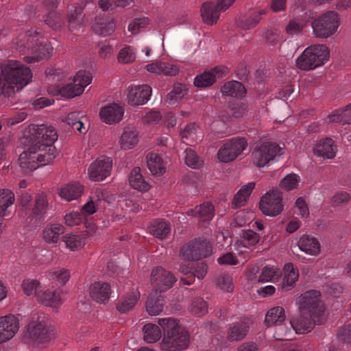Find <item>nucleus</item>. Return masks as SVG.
I'll return each instance as SVG.
<instances>
[{
  "instance_id": "56",
  "label": "nucleus",
  "mask_w": 351,
  "mask_h": 351,
  "mask_svg": "<svg viewBox=\"0 0 351 351\" xmlns=\"http://www.w3.org/2000/svg\"><path fill=\"white\" fill-rule=\"evenodd\" d=\"M23 293L30 296L34 295L37 298V293L40 291V282L35 279H25L21 285Z\"/></svg>"
},
{
  "instance_id": "29",
  "label": "nucleus",
  "mask_w": 351,
  "mask_h": 351,
  "mask_svg": "<svg viewBox=\"0 0 351 351\" xmlns=\"http://www.w3.org/2000/svg\"><path fill=\"white\" fill-rule=\"evenodd\" d=\"M221 12L217 8V5L210 2H206L202 4L201 8V16L203 21L208 25L217 23L219 18V12Z\"/></svg>"
},
{
  "instance_id": "2",
  "label": "nucleus",
  "mask_w": 351,
  "mask_h": 351,
  "mask_svg": "<svg viewBox=\"0 0 351 351\" xmlns=\"http://www.w3.org/2000/svg\"><path fill=\"white\" fill-rule=\"evenodd\" d=\"M300 314L290 322L297 332H310L315 325L322 324L325 320V308L320 300V292L310 290L298 298Z\"/></svg>"
},
{
  "instance_id": "20",
  "label": "nucleus",
  "mask_w": 351,
  "mask_h": 351,
  "mask_svg": "<svg viewBox=\"0 0 351 351\" xmlns=\"http://www.w3.org/2000/svg\"><path fill=\"white\" fill-rule=\"evenodd\" d=\"M337 147L330 138H325L317 141L314 147L315 155L324 158L332 159L336 156Z\"/></svg>"
},
{
  "instance_id": "12",
  "label": "nucleus",
  "mask_w": 351,
  "mask_h": 351,
  "mask_svg": "<svg viewBox=\"0 0 351 351\" xmlns=\"http://www.w3.org/2000/svg\"><path fill=\"white\" fill-rule=\"evenodd\" d=\"M248 145L244 137L232 138L226 141L219 148L217 158L219 161L228 163L234 161Z\"/></svg>"
},
{
  "instance_id": "44",
  "label": "nucleus",
  "mask_w": 351,
  "mask_h": 351,
  "mask_svg": "<svg viewBox=\"0 0 351 351\" xmlns=\"http://www.w3.org/2000/svg\"><path fill=\"white\" fill-rule=\"evenodd\" d=\"M149 230L156 237L164 239L170 232V224L166 221H154L149 226Z\"/></svg>"
},
{
  "instance_id": "21",
  "label": "nucleus",
  "mask_w": 351,
  "mask_h": 351,
  "mask_svg": "<svg viewBox=\"0 0 351 351\" xmlns=\"http://www.w3.org/2000/svg\"><path fill=\"white\" fill-rule=\"evenodd\" d=\"M123 108L117 104H111L103 107L99 112L101 119L108 124L119 122L123 116Z\"/></svg>"
},
{
  "instance_id": "19",
  "label": "nucleus",
  "mask_w": 351,
  "mask_h": 351,
  "mask_svg": "<svg viewBox=\"0 0 351 351\" xmlns=\"http://www.w3.org/2000/svg\"><path fill=\"white\" fill-rule=\"evenodd\" d=\"M228 72V69L225 66H216L210 71H206L194 79V85L197 87H208L211 86L217 77H221Z\"/></svg>"
},
{
  "instance_id": "57",
  "label": "nucleus",
  "mask_w": 351,
  "mask_h": 351,
  "mask_svg": "<svg viewBox=\"0 0 351 351\" xmlns=\"http://www.w3.org/2000/svg\"><path fill=\"white\" fill-rule=\"evenodd\" d=\"M215 284L223 291L231 292L233 290L232 279L226 274L219 275L215 279Z\"/></svg>"
},
{
  "instance_id": "60",
  "label": "nucleus",
  "mask_w": 351,
  "mask_h": 351,
  "mask_svg": "<svg viewBox=\"0 0 351 351\" xmlns=\"http://www.w3.org/2000/svg\"><path fill=\"white\" fill-rule=\"evenodd\" d=\"M132 0H99L98 4L104 11L109 10L113 5L125 7L129 5Z\"/></svg>"
},
{
  "instance_id": "7",
  "label": "nucleus",
  "mask_w": 351,
  "mask_h": 351,
  "mask_svg": "<svg viewBox=\"0 0 351 351\" xmlns=\"http://www.w3.org/2000/svg\"><path fill=\"white\" fill-rule=\"evenodd\" d=\"M91 82L92 75L89 72L79 71L71 82L55 87H49L48 91L53 95L71 99L82 95L85 87Z\"/></svg>"
},
{
  "instance_id": "59",
  "label": "nucleus",
  "mask_w": 351,
  "mask_h": 351,
  "mask_svg": "<svg viewBox=\"0 0 351 351\" xmlns=\"http://www.w3.org/2000/svg\"><path fill=\"white\" fill-rule=\"evenodd\" d=\"M208 265L206 262H199L191 266V273L193 277H197L199 280L203 279L208 273Z\"/></svg>"
},
{
  "instance_id": "18",
  "label": "nucleus",
  "mask_w": 351,
  "mask_h": 351,
  "mask_svg": "<svg viewBox=\"0 0 351 351\" xmlns=\"http://www.w3.org/2000/svg\"><path fill=\"white\" fill-rule=\"evenodd\" d=\"M88 294L95 302L105 304L110 299L111 287L109 283L106 282H94L88 287Z\"/></svg>"
},
{
  "instance_id": "10",
  "label": "nucleus",
  "mask_w": 351,
  "mask_h": 351,
  "mask_svg": "<svg viewBox=\"0 0 351 351\" xmlns=\"http://www.w3.org/2000/svg\"><path fill=\"white\" fill-rule=\"evenodd\" d=\"M27 328L28 337L38 344L48 343L54 337L53 329L43 316L34 315Z\"/></svg>"
},
{
  "instance_id": "45",
  "label": "nucleus",
  "mask_w": 351,
  "mask_h": 351,
  "mask_svg": "<svg viewBox=\"0 0 351 351\" xmlns=\"http://www.w3.org/2000/svg\"><path fill=\"white\" fill-rule=\"evenodd\" d=\"M266 13V9L258 8L253 10L250 16L242 22L241 27L245 29H250L256 27L262 19V16Z\"/></svg>"
},
{
  "instance_id": "4",
  "label": "nucleus",
  "mask_w": 351,
  "mask_h": 351,
  "mask_svg": "<svg viewBox=\"0 0 351 351\" xmlns=\"http://www.w3.org/2000/svg\"><path fill=\"white\" fill-rule=\"evenodd\" d=\"M158 323L164 333L160 343L162 351H180L188 347L189 333L181 328L177 319L171 317L158 319Z\"/></svg>"
},
{
  "instance_id": "51",
  "label": "nucleus",
  "mask_w": 351,
  "mask_h": 351,
  "mask_svg": "<svg viewBox=\"0 0 351 351\" xmlns=\"http://www.w3.org/2000/svg\"><path fill=\"white\" fill-rule=\"evenodd\" d=\"M185 163L192 169H199L204 165V161L191 149L185 150Z\"/></svg>"
},
{
  "instance_id": "13",
  "label": "nucleus",
  "mask_w": 351,
  "mask_h": 351,
  "mask_svg": "<svg viewBox=\"0 0 351 351\" xmlns=\"http://www.w3.org/2000/svg\"><path fill=\"white\" fill-rule=\"evenodd\" d=\"M282 193L278 190H270L261 198L259 208L262 213L269 217H276L283 210Z\"/></svg>"
},
{
  "instance_id": "48",
  "label": "nucleus",
  "mask_w": 351,
  "mask_h": 351,
  "mask_svg": "<svg viewBox=\"0 0 351 351\" xmlns=\"http://www.w3.org/2000/svg\"><path fill=\"white\" fill-rule=\"evenodd\" d=\"M48 208V202L45 194H38L35 200L34 206L32 209V213L34 217H42L46 213Z\"/></svg>"
},
{
  "instance_id": "14",
  "label": "nucleus",
  "mask_w": 351,
  "mask_h": 351,
  "mask_svg": "<svg viewBox=\"0 0 351 351\" xmlns=\"http://www.w3.org/2000/svg\"><path fill=\"white\" fill-rule=\"evenodd\" d=\"M176 280V277L170 271L160 266L154 267L150 276V282L154 287L153 291L159 293L171 289Z\"/></svg>"
},
{
  "instance_id": "64",
  "label": "nucleus",
  "mask_w": 351,
  "mask_h": 351,
  "mask_svg": "<svg viewBox=\"0 0 351 351\" xmlns=\"http://www.w3.org/2000/svg\"><path fill=\"white\" fill-rule=\"evenodd\" d=\"M337 338L343 343L351 342V325H345L341 327L338 331Z\"/></svg>"
},
{
  "instance_id": "16",
  "label": "nucleus",
  "mask_w": 351,
  "mask_h": 351,
  "mask_svg": "<svg viewBox=\"0 0 351 351\" xmlns=\"http://www.w3.org/2000/svg\"><path fill=\"white\" fill-rule=\"evenodd\" d=\"M152 95V88L147 84L131 85L128 87V103L133 106L146 104Z\"/></svg>"
},
{
  "instance_id": "54",
  "label": "nucleus",
  "mask_w": 351,
  "mask_h": 351,
  "mask_svg": "<svg viewBox=\"0 0 351 351\" xmlns=\"http://www.w3.org/2000/svg\"><path fill=\"white\" fill-rule=\"evenodd\" d=\"M197 133L201 134L195 124L190 123L181 131L180 136L182 138L189 140L190 143H193L201 137V135H198Z\"/></svg>"
},
{
  "instance_id": "53",
  "label": "nucleus",
  "mask_w": 351,
  "mask_h": 351,
  "mask_svg": "<svg viewBox=\"0 0 351 351\" xmlns=\"http://www.w3.org/2000/svg\"><path fill=\"white\" fill-rule=\"evenodd\" d=\"M136 59V53L133 47L125 46L120 49L117 60L122 64H129L133 62Z\"/></svg>"
},
{
  "instance_id": "63",
  "label": "nucleus",
  "mask_w": 351,
  "mask_h": 351,
  "mask_svg": "<svg viewBox=\"0 0 351 351\" xmlns=\"http://www.w3.org/2000/svg\"><path fill=\"white\" fill-rule=\"evenodd\" d=\"M99 56L101 58L105 59L113 55V48L109 43L104 42L98 44Z\"/></svg>"
},
{
  "instance_id": "17",
  "label": "nucleus",
  "mask_w": 351,
  "mask_h": 351,
  "mask_svg": "<svg viewBox=\"0 0 351 351\" xmlns=\"http://www.w3.org/2000/svg\"><path fill=\"white\" fill-rule=\"evenodd\" d=\"M19 319L13 315L0 317V343L11 339L19 330Z\"/></svg>"
},
{
  "instance_id": "41",
  "label": "nucleus",
  "mask_w": 351,
  "mask_h": 351,
  "mask_svg": "<svg viewBox=\"0 0 351 351\" xmlns=\"http://www.w3.org/2000/svg\"><path fill=\"white\" fill-rule=\"evenodd\" d=\"M285 319V310L281 306L271 308L266 314L265 322L267 326L280 325Z\"/></svg>"
},
{
  "instance_id": "33",
  "label": "nucleus",
  "mask_w": 351,
  "mask_h": 351,
  "mask_svg": "<svg viewBox=\"0 0 351 351\" xmlns=\"http://www.w3.org/2000/svg\"><path fill=\"white\" fill-rule=\"evenodd\" d=\"M147 165L154 176H162L166 171V167L161 156L156 153H149L147 156Z\"/></svg>"
},
{
  "instance_id": "11",
  "label": "nucleus",
  "mask_w": 351,
  "mask_h": 351,
  "mask_svg": "<svg viewBox=\"0 0 351 351\" xmlns=\"http://www.w3.org/2000/svg\"><path fill=\"white\" fill-rule=\"evenodd\" d=\"M283 154L282 148L275 142L265 141L255 146L252 153L253 163L263 167L276 156Z\"/></svg>"
},
{
  "instance_id": "8",
  "label": "nucleus",
  "mask_w": 351,
  "mask_h": 351,
  "mask_svg": "<svg viewBox=\"0 0 351 351\" xmlns=\"http://www.w3.org/2000/svg\"><path fill=\"white\" fill-rule=\"evenodd\" d=\"M340 25V15L335 11H327L312 21L313 34L316 38L327 39L337 32Z\"/></svg>"
},
{
  "instance_id": "26",
  "label": "nucleus",
  "mask_w": 351,
  "mask_h": 351,
  "mask_svg": "<svg viewBox=\"0 0 351 351\" xmlns=\"http://www.w3.org/2000/svg\"><path fill=\"white\" fill-rule=\"evenodd\" d=\"M128 180L130 186L138 191L146 192L151 188L150 184L145 180L139 167H134L131 171Z\"/></svg>"
},
{
  "instance_id": "46",
  "label": "nucleus",
  "mask_w": 351,
  "mask_h": 351,
  "mask_svg": "<svg viewBox=\"0 0 351 351\" xmlns=\"http://www.w3.org/2000/svg\"><path fill=\"white\" fill-rule=\"evenodd\" d=\"M70 226H78L79 230L84 234L90 237L94 235L98 230L99 227L94 221H66Z\"/></svg>"
},
{
  "instance_id": "23",
  "label": "nucleus",
  "mask_w": 351,
  "mask_h": 351,
  "mask_svg": "<svg viewBox=\"0 0 351 351\" xmlns=\"http://www.w3.org/2000/svg\"><path fill=\"white\" fill-rule=\"evenodd\" d=\"M146 69L150 73L167 76H174L178 73L177 66L162 61H156L148 64L146 65Z\"/></svg>"
},
{
  "instance_id": "5",
  "label": "nucleus",
  "mask_w": 351,
  "mask_h": 351,
  "mask_svg": "<svg viewBox=\"0 0 351 351\" xmlns=\"http://www.w3.org/2000/svg\"><path fill=\"white\" fill-rule=\"evenodd\" d=\"M14 45L21 51H27L31 54L23 58L27 63H33L43 58H48L52 55L53 50L50 44L41 43L38 44L36 36L28 33L20 34Z\"/></svg>"
},
{
  "instance_id": "39",
  "label": "nucleus",
  "mask_w": 351,
  "mask_h": 351,
  "mask_svg": "<svg viewBox=\"0 0 351 351\" xmlns=\"http://www.w3.org/2000/svg\"><path fill=\"white\" fill-rule=\"evenodd\" d=\"M62 241L70 251L81 250L86 245V240L78 234H66L62 237Z\"/></svg>"
},
{
  "instance_id": "24",
  "label": "nucleus",
  "mask_w": 351,
  "mask_h": 351,
  "mask_svg": "<svg viewBox=\"0 0 351 351\" xmlns=\"http://www.w3.org/2000/svg\"><path fill=\"white\" fill-rule=\"evenodd\" d=\"M164 299L161 293L152 291L149 295L146 304V311L149 315H159L163 311Z\"/></svg>"
},
{
  "instance_id": "34",
  "label": "nucleus",
  "mask_w": 351,
  "mask_h": 351,
  "mask_svg": "<svg viewBox=\"0 0 351 351\" xmlns=\"http://www.w3.org/2000/svg\"><path fill=\"white\" fill-rule=\"evenodd\" d=\"M215 208L210 202H204L193 209L187 211V215L190 217L206 218L212 219L215 216Z\"/></svg>"
},
{
  "instance_id": "30",
  "label": "nucleus",
  "mask_w": 351,
  "mask_h": 351,
  "mask_svg": "<svg viewBox=\"0 0 351 351\" xmlns=\"http://www.w3.org/2000/svg\"><path fill=\"white\" fill-rule=\"evenodd\" d=\"M223 95L236 98H243L246 95L244 86L238 81H230L223 84L221 88Z\"/></svg>"
},
{
  "instance_id": "61",
  "label": "nucleus",
  "mask_w": 351,
  "mask_h": 351,
  "mask_svg": "<svg viewBox=\"0 0 351 351\" xmlns=\"http://www.w3.org/2000/svg\"><path fill=\"white\" fill-rule=\"evenodd\" d=\"M149 24L147 18L135 19L128 25V30L133 34L139 32Z\"/></svg>"
},
{
  "instance_id": "35",
  "label": "nucleus",
  "mask_w": 351,
  "mask_h": 351,
  "mask_svg": "<svg viewBox=\"0 0 351 351\" xmlns=\"http://www.w3.org/2000/svg\"><path fill=\"white\" fill-rule=\"evenodd\" d=\"M249 330V326L245 322H239L229 328L227 339L230 341H238L245 338Z\"/></svg>"
},
{
  "instance_id": "47",
  "label": "nucleus",
  "mask_w": 351,
  "mask_h": 351,
  "mask_svg": "<svg viewBox=\"0 0 351 351\" xmlns=\"http://www.w3.org/2000/svg\"><path fill=\"white\" fill-rule=\"evenodd\" d=\"M44 22L54 30L61 29L64 25L62 16L58 12H49L43 16Z\"/></svg>"
},
{
  "instance_id": "38",
  "label": "nucleus",
  "mask_w": 351,
  "mask_h": 351,
  "mask_svg": "<svg viewBox=\"0 0 351 351\" xmlns=\"http://www.w3.org/2000/svg\"><path fill=\"white\" fill-rule=\"evenodd\" d=\"M299 248L311 255H317L320 252V244L314 237L303 235L298 242Z\"/></svg>"
},
{
  "instance_id": "9",
  "label": "nucleus",
  "mask_w": 351,
  "mask_h": 351,
  "mask_svg": "<svg viewBox=\"0 0 351 351\" xmlns=\"http://www.w3.org/2000/svg\"><path fill=\"white\" fill-rule=\"evenodd\" d=\"M212 254V245L206 239H195L185 243L180 250L179 256L185 261H199Z\"/></svg>"
},
{
  "instance_id": "3",
  "label": "nucleus",
  "mask_w": 351,
  "mask_h": 351,
  "mask_svg": "<svg viewBox=\"0 0 351 351\" xmlns=\"http://www.w3.org/2000/svg\"><path fill=\"white\" fill-rule=\"evenodd\" d=\"M31 70L20 62L10 60L0 70V95L10 97L32 80Z\"/></svg>"
},
{
  "instance_id": "50",
  "label": "nucleus",
  "mask_w": 351,
  "mask_h": 351,
  "mask_svg": "<svg viewBox=\"0 0 351 351\" xmlns=\"http://www.w3.org/2000/svg\"><path fill=\"white\" fill-rule=\"evenodd\" d=\"M300 180V176L295 173L287 175L280 182V189L289 191L296 189Z\"/></svg>"
},
{
  "instance_id": "15",
  "label": "nucleus",
  "mask_w": 351,
  "mask_h": 351,
  "mask_svg": "<svg viewBox=\"0 0 351 351\" xmlns=\"http://www.w3.org/2000/svg\"><path fill=\"white\" fill-rule=\"evenodd\" d=\"M112 160L106 156H100L92 162L88 169L89 179L93 181H102L110 176Z\"/></svg>"
},
{
  "instance_id": "42",
  "label": "nucleus",
  "mask_w": 351,
  "mask_h": 351,
  "mask_svg": "<svg viewBox=\"0 0 351 351\" xmlns=\"http://www.w3.org/2000/svg\"><path fill=\"white\" fill-rule=\"evenodd\" d=\"M143 339L147 343H153L158 341L162 335L161 330L157 325L148 323L143 328Z\"/></svg>"
},
{
  "instance_id": "52",
  "label": "nucleus",
  "mask_w": 351,
  "mask_h": 351,
  "mask_svg": "<svg viewBox=\"0 0 351 351\" xmlns=\"http://www.w3.org/2000/svg\"><path fill=\"white\" fill-rule=\"evenodd\" d=\"M186 94V89L181 84H175L173 90L167 95L166 100L169 104H173L178 100L182 99Z\"/></svg>"
},
{
  "instance_id": "22",
  "label": "nucleus",
  "mask_w": 351,
  "mask_h": 351,
  "mask_svg": "<svg viewBox=\"0 0 351 351\" xmlns=\"http://www.w3.org/2000/svg\"><path fill=\"white\" fill-rule=\"evenodd\" d=\"M65 231L64 226L58 223L47 224L42 232V239L47 244L57 243L60 236Z\"/></svg>"
},
{
  "instance_id": "40",
  "label": "nucleus",
  "mask_w": 351,
  "mask_h": 351,
  "mask_svg": "<svg viewBox=\"0 0 351 351\" xmlns=\"http://www.w3.org/2000/svg\"><path fill=\"white\" fill-rule=\"evenodd\" d=\"M285 276L282 282V289L289 290L298 279V270L294 268L292 263L285 264L284 267Z\"/></svg>"
},
{
  "instance_id": "43",
  "label": "nucleus",
  "mask_w": 351,
  "mask_h": 351,
  "mask_svg": "<svg viewBox=\"0 0 351 351\" xmlns=\"http://www.w3.org/2000/svg\"><path fill=\"white\" fill-rule=\"evenodd\" d=\"M310 19V14L305 13L301 18L294 19L290 21L286 27L287 33L293 35L301 32L306 26Z\"/></svg>"
},
{
  "instance_id": "25",
  "label": "nucleus",
  "mask_w": 351,
  "mask_h": 351,
  "mask_svg": "<svg viewBox=\"0 0 351 351\" xmlns=\"http://www.w3.org/2000/svg\"><path fill=\"white\" fill-rule=\"evenodd\" d=\"M37 300L51 307H58L62 304L60 293L58 290H40L37 293Z\"/></svg>"
},
{
  "instance_id": "55",
  "label": "nucleus",
  "mask_w": 351,
  "mask_h": 351,
  "mask_svg": "<svg viewBox=\"0 0 351 351\" xmlns=\"http://www.w3.org/2000/svg\"><path fill=\"white\" fill-rule=\"evenodd\" d=\"M351 112V103L346 105L345 107L336 110L334 111L331 115L328 116V121L330 123L332 122H339V123H348L346 117L347 115V112Z\"/></svg>"
},
{
  "instance_id": "62",
  "label": "nucleus",
  "mask_w": 351,
  "mask_h": 351,
  "mask_svg": "<svg viewBox=\"0 0 351 351\" xmlns=\"http://www.w3.org/2000/svg\"><path fill=\"white\" fill-rule=\"evenodd\" d=\"M81 11L79 9H75L73 12L68 14L69 29L73 32L81 26V23L79 20Z\"/></svg>"
},
{
  "instance_id": "1",
  "label": "nucleus",
  "mask_w": 351,
  "mask_h": 351,
  "mask_svg": "<svg viewBox=\"0 0 351 351\" xmlns=\"http://www.w3.org/2000/svg\"><path fill=\"white\" fill-rule=\"evenodd\" d=\"M24 136L32 145L19 158V165L25 173L51 163L57 155L53 143L58 138L55 129L44 124H31L24 132Z\"/></svg>"
},
{
  "instance_id": "27",
  "label": "nucleus",
  "mask_w": 351,
  "mask_h": 351,
  "mask_svg": "<svg viewBox=\"0 0 351 351\" xmlns=\"http://www.w3.org/2000/svg\"><path fill=\"white\" fill-rule=\"evenodd\" d=\"M115 26V22L112 19L97 16L95 19L92 28L98 34L108 36L114 31Z\"/></svg>"
},
{
  "instance_id": "36",
  "label": "nucleus",
  "mask_w": 351,
  "mask_h": 351,
  "mask_svg": "<svg viewBox=\"0 0 351 351\" xmlns=\"http://www.w3.org/2000/svg\"><path fill=\"white\" fill-rule=\"evenodd\" d=\"M138 142V134L132 128H125L120 136L119 144L123 149L133 148Z\"/></svg>"
},
{
  "instance_id": "28",
  "label": "nucleus",
  "mask_w": 351,
  "mask_h": 351,
  "mask_svg": "<svg viewBox=\"0 0 351 351\" xmlns=\"http://www.w3.org/2000/svg\"><path fill=\"white\" fill-rule=\"evenodd\" d=\"M255 185L254 182L243 185L234 195L232 200V207L237 208L243 206L247 203Z\"/></svg>"
},
{
  "instance_id": "31",
  "label": "nucleus",
  "mask_w": 351,
  "mask_h": 351,
  "mask_svg": "<svg viewBox=\"0 0 351 351\" xmlns=\"http://www.w3.org/2000/svg\"><path fill=\"white\" fill-rule=\"evenodd\" d=\"M83 191L84 186L80 183L73 182L62 187L59 195L62 199L70 202L73 199H77L81 197Z\"/></svg>"
},
{
  "instance_id": "6",
  "label": "nucleus",
  "mask_w": 351,
  "mask_h": 351,
  "mask_svg": "<svg viewBox=\"0 0 351 351\" xmlns=\"http://www.w3.org/2000/svg\"><path fill=\"white\" fill-rule=\"evenodd\" d=\"M329 58L330 50L326 45H312L297 58L296 66L301 70L310 71L324 65Z\"/></svg>"
},
{
  "instance_id": "58",
  "label": "nucleus",
  "mask_w": 351,
  "mask_h": 351,
  "mask_svg": "<svg viewBox=\"0 0 351 351\" xmlns=\"http://www.w3.org/2000/svg\"><path fill=\"white\" fill-rule=\"evenodd\" d=\"M50 274L51 277L61 285H64L70 278V272L65 268H55Z\"/></svg>"
},
{
  "instance_id": "32",
  "label": "nucleus",
  "mask_w": 351,
  "mask_h": 351,
  "mask_svg": "<svg viewBox=\"0 0 351 351\" xmlns=\"http://www.w3.org/2000/svg\"><path fill=\"white\" fill-rule=\"evenodd\" d=\"M139 298L140 292L137 289L133 290L118 302L117 309L121 313H125L134 308Z\"/></svg>"
},
{
  "instance_id": "49",
  "label": "nucleus",
  "mask_w": 351,
  "mask_h": 351,
  "mask_svg": "<svg viewBox=\"0 0 351 351\" xmlns=\"http://www.w3.org/2000/svg\"><path fill=\"white\" fill-rule=\"evenodd\" d=\"M190 312L198 317H201L208 313V304L201 298H195L189 306Z\"/></svg>"
},
{
  "instance_id": "37",
  "label": "nucleus",
  "mask_w": 351,
  "mask_h": 351,
  "mask_svg": "<svg viewBox=\"0 0 351 351\" xmlns=\"http://www.w3.org/2000/svg\"><path fill=\"white\" fill-rule=\"evenodd\" d=\"M15 202L14 193L8 189H0V217H3L10 214L9 208Z\"/></svg>"
}]
</instances>
